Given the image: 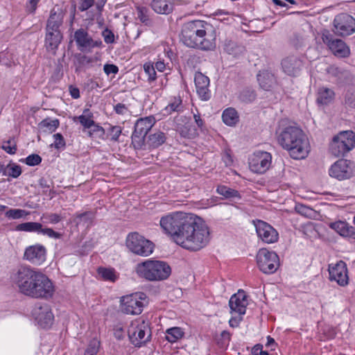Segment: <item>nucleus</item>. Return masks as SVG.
I'll use <instances>...</instances> for the list:
<instances>
[{"label": "nucleus", "instance_id": "f257e3e1", "mask_svg": "<svg viewBox=\"0 0 355 355\" xmlns=\"http://www.w3.org/2000/svg\"><path fill=\"white\" fill-rule=\"evenodd\" d=\"M159 224L178 245L191 252L202 249L210 241L209 230L205 222L191 214L175 212L162 216Z\"/></svg>", "mask_w": 355, "mask_h": 355}, {"label": "nucleus", "instance_id": "f03ea898", "mask_svg": "<svg viewBox=\"0 0 355 355\" xmlns=\"http://www.w3.org/2000/svg\"><path fill=\"white\" fill-rule=\"evenodd\" d=\"M180 40L189 47L203 51L213 50L216 46V33L205 21L193 20L184 23L181 30Z\"/></svg>", "mask_w": 355, "mask_h": 355}, {"label": "nucleus", "instance_id": "7ed1b4c3", "mask_svg": "<svg viewBox=\"0 0 355 355\" xmlns=\"http://www.w3.org/2000/svg\"><path fill=\"white\" fill-rule=\"evenodd\" d=\"M278 144L294 159L306 158L310 151L309 139L302 130L294 125H280L277 130Z\"/></svg>", "mask_w": 355, "mask_h": 355}, {"label": "nucleus", "instance_id": "20e7f679", "mask_svg": "<svg viewBox=\"0 0 355 355\" xmlns=\"http://www.w3.org/2000/svg\"><path fill=\"white\" fill-rule=\"evenodd\" d=\"M135 270L139 277L150 282L165 280L171 273V268L166 262L153 259L137 263Z\"/></svg>", "mask_w": 355, "mask_h": 355}, {"label": "nucleus", "instance_id": "39448f33", "mask_svg": "<svg viewBox=\"0 0 355 355\" xmlns=\"http://www.w3.org/2000/svg\"><path fill=\"white\" fill-rule=\"evenodd\" d=\"M40 272H35L31 268L22 267L14 274L13 282L24 295L35 298L37 294V283Z\"/></svg>", "mask_w": 355, "mask_h": 355}, {"label": "nucleus", "instance_id": "423d86ee", "mask_svg": "<svg viewBox=\"0 0 355 355\" xmlns=\"http://www.w3.org/2000/svg\"><path fill=\"white\" fill-rule=\"evenodd\" d=\"M355 147V133L343 131L334 137L329 146V152L335 157L344 156Z\"/></svg>", "mask_w": 355, "mask_h": 355}, {"label": "nucleus", "instance_id": "0eeeda50", "mask_svg": "<svg viewBox=\"0 0 355 355\" xmlns=\"http://www.w3.org/2000/svg\"><path fill=\"white\" fill-rule=\"evenodd\" d=\"M129 339L135 347H141L151 337V330L148 321L137 320L131 322L128 330Z\"/></svg>", "mask_w": 355, "mask_h": 355}, {"label": "nucleus", "instance_id": "6e6552de", "mask_svg": "<svg viewBox=\"0 0 355 355\" xmlns=\"http://www.w3.org/2000/svg\"><path fill=\"white\" fill-rule=\"evenodd\" d=\"M128 250L132 253L141 257L150 255L154 250V243L137 232L128 234L125 240Z\"/></svg>", "mask_w": 355, "mask_h": 355}, {"label": "nucleus", "instance_id": "1a4fd4ad", "mask_svg": "<svg viewBox=\"0 0 355 355\" xmlns=\"http://www.w3.org/2000/svg\"><path fill=\"white\" fill-rule=\"evenodd\" d=\"M321 38L323 43L327 45L332 53L338 58H347L350 55V50L345 42L336 38L335 34L329 30L324 29L321 32Z\"/></svg>", "mask_w": 355, "mask_h": 355}, {"label": "nucleus", "instance_id": "9d476101", "mask_svg": "<svg viewBox=\"0 0 355 355\" xmlns=\"http://www.w3.org/2000/svg\"><path fill=\"white\" fill-rule=\"evenodd\" d=\"M257 263L259 268L263 273L272 274L279 266V257L275 252L262 248L257 254Z\"/></svg>", "mask_w": 355, "mask_h": 355}, {"label": "nucleus", "instance_id": "9b49d317", "mask_svg": "<svg viewBox=\"0 0 355 355\" xmlns=\"http://www.w3.org/2000/svg\"><path fill=\"white\" fill-rule=\"evenodd\" d=\"M146 302V295L144 293H135L130 295L123 297L121 300L122 311L127 314L139 315Z\"/></svg>", "mask_w": 355, "mask_h": 355}, {"label": "nucleus", "instance_id": "f8f14e48", "mask_svg": "<svg viewBox=\"0 0 355 355\" xmlns=\"http://www.w3.org/2000/svg\"><path fill=\"white\" fill-rule=\"evenodd\" d=\"M333 33L340 37L355 33V19L347 13L337 15L333 21Z\"/></svg>", "mask_w": 355, "mask_h": 355}, {"label": "nucleus", "instance_id": "ddd939ff", "mask_svg": "<svg viewBox=\"0 0 355 355\" xmlns=\"http://www.w3.org/2000/svg\"><path fill=\"white\" fill-rule=\"evenodd\" d=\"M354 164L347 159H340L334 162L329 169L331 178L338 180L349 179L354 173Z\"/></svg>", "mask_w": 355, "mask_h": 355}, {"label": "nucleus", "instance_id": "4468645a", "mask_svg": "<svg viewBox=\"0 0 355 355\" xmlns=\"http://www.w3.org/2000/svg\"><path fill=\"white\" fill-rule=\"evenodd\" d=\"M272 155L266 151H256L253 153L249 162L250 170L256 173H264L270 167Z\"/></svg>", "mask_w": 355, "mask_h": 355}, {"label": "nucleus", "instance_id": "2eb2a0df", "mask_svg": "<svg viewBox=\"0 0 355 355\" xmlns=\"http://www.w3.org/2000/svg\"><path fill=\"white\" fill-rule=\"evenodd\" d=\"M32 315L42 328H49L53 324L54 316L46 303H37L32 310Z\"/></svg>", "mask_w": 355, "mask_h": 355}, {"label": "nucleus", "instance_id": "dca6fc26", "mask_svg": "<svg viewBox=\"0 0 355 355\" xmlns=\"http://www.w3.org/2000/svg\"><path fill=\"white\" fill-rule=\"evenodd\" d=\"M258 237L266 243H274L278 241L279 234L270 224L258 220L255 224Z\"/></svg>", "mask_w": 355, "mask_h": 355}, {"label": "nucleus", "instance_id": "f3484780", "mask_svg": "<svg viewBox=\"0 0 355 355\" xmlns=\"http://www.w3.org/2000/svg\"><path fill=\"white\" fill-rule=\"evenodd\" d=\"M329 279L336 282L338 285L345 286L348 284L347 268L344 261H339L334 266L329 265Z\"/></svg>", "mask_w": 355, "mask_h": 355}, {"label": "nucleus", "instance_id": "a211bd4d", "mask_svg": "<svg viewBox=\"0 0 355 355\" xmlns=\"http://www.w3.org/2000/svg\"><path fill=\"white\" fill-rule=\"evenodd\" d=\"M304 60L297 55H289L282 61L283 71L288 76H297L304 67Z\"/></svg>", "mask_w": 355, "mask_h": 355}, {"label": "nucleus", "instance_id": "6ab92c4d", "mask_svg": "<svg viewBox=\"0 0 355 355\" xmlns=\"http://www.w3.org/2000/svg\"><path fill=\"white\" fill-rule=\"evenodd\" d=\"M74 40L80 51L100 47L102 45L101 40L94 41L83 28L78 29L74 33Z\"/></svg>", "mask_w": 355, "mask_h": 355}, {"label": "nucleus", "instance_id": "aec40b11", "mask_svg": "<svg viewBox=\"0 0 355 355\" xmlns=\"http://www.w3.org/2000/svg\"><path fill=\"white\" fill-rule=\"evenodd\" d=\"M248 305L247 295L244 291L239 290L230 299L229 306L232 314L244 315Z\"/></svg>", "mask_w": 355, "mask_h": 355}, {"label": "nucleus", "instance_id": "412c9836", "mask_svg": "<svg viewBox=\"0 0 355 355\" xmlns=\"http://www.w3.org/2000/svg\"><path fill=\"white\" fill-rule=\"evenodd\" d=\"M37 283V294H35V298L51 297L54 292V287L51 281L45 275L40 273Z\"/></svg>", "mask_w": 355, "mask_h": 355}, {"label": "nucleus", "instance_id": "4be33fe9", "mask_svg": "<svg viewBox=\"0 0 355 355\" xmlns=\"http://www.w3.org/2000/svg\"><path fill=\"white\" fill-rule=\"evenodd\" d=\"M194 82L200 98L203 101L209 100L211 97L209 89V78L201 72H196L194 76Z\"/></svg>", "mask_w": 355, "mask_h": 355}, {"label": "nucleus", "instance_id": "5701e85b", "mask_svg": "<svg viewBox=\"0 0 355 355\" xmlns=\"http://www.w3.org/2000/svg\"><path fill=\"white\" fill-rule=\"evenodd\" d=\"M24 258L32 263L40 265L46 259V248L42 245H35L27 248Z\"/></svg>", "mask_w": 355, "mask_h": 355}, {"label": "nucleus", "instance_id": "b1692460", "mask_svg": "<svg viewBox=\"0 0 355 355\" xmlns=\"http://www.w3.org/2000/svg\"><path fill=\"white\" fill-rule=\"evenodd\" d=\"M63 36L60 31H50L46 29L44 46L49 52L55 54Z\"/></svg>", "mask_w": 355, "mask_h": 355}, {"label": "nucleus", "instance_id": "393cba45", "mask_svg": "<svg viewBox=\"0 0 355 355\" xmlns=\"http://www.w3.org/2000/svg\"><path fill=\"white\" fill-rule=\"evenodd\" d=\"M64 12L60 8H54L51 10L50 16L46 22V29L48 31H60V28L63 23Z\"/></svg>", "mask_w": 355, "mask_h": 355}, {"label": "nucleus", "instance_id": "a878e982", "mask_svg": "<svg viewBox=\"0 0 355 355\" xmlns=\"http://www.w3.org/2000/svg\"><path fill=\"white\" fill-rule=\"evenodd\" d=\"M329 227L344 237L355 241V228L345 221L338 220L330 223Z\"/></svg>", "mask_w": 355, "mask_h": 355}, {"label": "nucleus", "instance_id": "bb28decb", "mask_svg": "<svg viewBox=\"0 0 355 355\" xmlns=\"http://www.w3.org/2000/svg\"><path fill=\"white\" fill-rule=\"evenodd\" d=\"M155 123V119L153 116H149L144 118H140L137 120L135 124L136 133L139 135H147L149 130Z\"/></svg>", "mask_w": 355, "mask_h": 355}, {"label": "nucleus", "instance_id": "cd10ccee", "mask_svg": "<svg viewBox=\"0 0 355 355\" xmlns=\"http://www.w3.org/2000/svg\"><path fill=\"white\" fill-rule=\"evenodd\" d=\"M335 98L334 92L327 87H320L316 94V103L319 105H327L333 102Z\"/></svg>", "mask_w": 355, "mask_h": 355}, {"label": "nucleus", "instance_id": "c85d7f7f", "mask_svg": "<svg viewBox=\"0 0 355 355\" xmlns=\"http://www.w3.org/2000/svg\"><path fill=\"white\" fill-rule=\"evenodd\" d=\"M187 121L184 125L177 123L176 129L180 132V135L185 138H194L198 135V130L192 124L191 122L187 121L186 117H184Z\"/></svg>", "mask_w": 355, "mask_h": 355}, {"label": "nucleus", "instance_id": "c756f323", "mask_svg": "<svg viewBox=\"0 0 355 355\" xmlns=\"http://www.w3.org/2000/svg\"><path fill=\"white\" fill-rule=\"evenodd\" d=\"M257 80L260 87L267 91L270 90L275 83L274 75L268 71H260L257 74Z\"/></svg>", "mask_w": 355, "mask_h": 355}, {"label": "nucleus", "instance_id": "7c9ffc66", "mask_svg": "<svg viewBox=\"0 0 355 355\" xmlns=\"http://www.w3.org/2000/svg\"><path fill=\"white\" fill-rule=\"evenodd\" d=\"M151 8L158 14L168 15L173 11V6L170 0H153Z\"/></svg>", "mask_w": 355, "mask_h": 355}, {"label": "nucleus", "instance_id": "2f4dec72", "mask_svg": "<svg viewBox=\"0 0 355 355\" xmlns=\"http://www.w3.org/2000/svg\"><path fill=\"white\" fill-rule=\"evenodd\" d=\"M184 110V105L182 99L180 96H173L170 98L169 103L164 108V112L167 114H171L173 112H182Z\"/></svg>", "mask_w": 355, "mask_h": 355}, {"label": "nucleus", "instance_id": "473e14b6", "mask_svg": "<svg viewBox=\"0 0 355 355\" xmlns=\"http://www.w3.org/2000/svg\"><path fill=\"white\" fill-rule=\"evenodd\" d=\"M166 137L165 133L161 131H157L148 136L147 141V146L149 148H157L165 143Z\"/></svg>", "mask_w": 355, "mask_h": 355}, {"label": "nucleus", "instance_id": "72a5a7b5", "mask_svg": "<svg viewBox=\"0 0 355 355\" xmlns=\"http://www.w3.org/2000/svg\"><path fill=\"white\" fill-rule=\"evenodd\" d=\"M93 218L94 214L92 212L85 211L81 214H76L73 215L71 222L77 226L80 225L88 226L92 223Z\"/></svg>", "mask_w": 355, "mask_h": 355}, {"label": "nucleus", "instance_id": "f704fd0d", "mask_svg": "<svg viewBox=\"0 0 355 355\" xmlns=\"http://www.w3.org/2000/svg\"><path fill=\"white\" fill-rule=\"evenodd\" d=\"M60 125V121L58 119H51L46 118L42 120L38 126L40 129L43 130L44 132L52 133L56 130Z\"/></svg>", "mask_w": 355, "mask_h": 355}, {"label": "nucleus", "instance_id": "c9c22d12", "mask_svg": "<svg viewBox=\"0 0 355 355\" xmlns=\"http://www.w3.org/2000/svg\"><path fill=\"white\" fill-rule=\"evenodd\" d=\"M42 225L37 222H26L19 224L16 227V230L27 232L40 233Z\"/></svg>", "mask_w": 355, "mask_h": 355}, {"label": "nucleus", "instance_id": "e433bc0d", "mask_svg": "<svg viewBox=\"0 0 355 355\" xmlns=\"http://www.w3.org/2000/svg\"><path fill=\"white\" fill-rule=\"evenodd\" d=\"M222 118L226 125L232 126L237 123L239 117L236 110L230 107L224 110Z\"/></svg>", "mask_w": 355, "mask_h": 355}, {"label": "nucleus", "instance_id": "4c0bfd02", "mask_svg": "<svg viewBox=\"0 0 355 355\" xmlns=\"http://www.w3.org/2000/svg\"><path fill=\"white\" fill-rule=\"evenodd\" d=\"M218 194L223 196L225 198H238L241 199V196L237 190L231 189L225 185H219L216 189Z\"/></svg>", "mask_w": 355, "mask_h": 355}, {"label": "nucleus", "instance_id": "58836bf2", "mask_svg": "<svg viewBox=\"0 0 355 355\" xmlns=\"http://www.w3.org/2000/svg\"><path fill=\"white\" fill-rule=\"evenodd\" d=\"M146 135H139L134 131L131 139V144L136 150H146L147 146V142H146Z\"/></svg>", "mask_w": 355, "mask_h": 355}, {"label": "nucleus", "instance_id": "ea45409f", "mask_svg": "<svg viewBox=\"0 0 355 355\" xmlns=\"http://www.w3.org/2000/svg\"><path fill=\"white\" fill-rule=\"evenodd\" d=\"M257 97L255 91L251 88L246 87L241 90L239 94V99L244 103L253 102Z\"/></svg>", "mask_w": 355, "mask_h": 355}, {"label": "nucleus", "instance_id": "a19ab883", "mask_svg": "<svg viewBox=\"0 0 355 355\" xmlns=\"http://www.w3.org/2000/svg\"><path fill=\"white\" fill-rule=\"evenodd\" d=\"M184 336L180 327H172L166 330V339L170 343H175Z\"/></svg>", "mask_w": 355, "mask_h": 355}, {"label": "nucleus", "instance_id": "79ce46f5", "mask_svg": "<svg viewBox=\"0 0 355 355\" xmlns=\"http://www.w3.org/2000/svg\"><path fill=\"white\" fill-rule=\"evenodd\" d=\"M93 114L89 112L88 109H85L83 112V114L77 117L80 124L85 128H90L94 125V121L92 119Z\"/></svg>", "mask_w": 355, "mask_h": 355}, {"label": "nucleus", "instance_id": "37998d69", "mask_svg": "<svg viewBox=\"0 0 355 355\" xmlns=\"http://www.w3.org/2000/svg\"><path fill=\"white\" fill-rule=\"evenodd\" d=\"M64 218L61 214L56 213H45L43 214L41 216V220L43 223L47 224L55 225L60 221H62Z\"/></svg>", "mask_w": 355, "mask_h": 355}, {"label": "nucleus", "instance_id": "c03bdc74", "mask_svg": "<svg viewBox=\"0 0 355 355\" xmlns=\"http://www.w3.org/2000/svg\"><path fill=\"white\" fill-rule=\"evenodd\" d=\"M98 274L103 280L115 282L117 279L115 270L113 268H106L100 267L98 268Z\"/></svg>", "mask_w": 355, "mask_h": 355}, {"label": "nucleus", "instance_id": "a18cd8bd", "mask_svg": "<svg viewBox=\"0 0 355 355\" xmlns=\"http://www.w3.org/2000/svg\"><path fill=\"white\" fill-rule=\"evenodd\" d=\"M344 103L347 108L355 109V88L349 87L346 91Z\"/></svg>", "mask_w": 355, "mask_h": 355}, {"label": "nucleus", "instance_id": "49530a36", "mask_svg": "<svg viewBox=\"0 0 355 355\" xmlns=\"http://www.w3.org/2000/svg\"><path fill=\"white\" fill-rule=\"evenodd\" d=\"M1 148L10 155H15L17 150L16 142L13 139H9L7 141H3Z\"/></svg>", "mask_w": 355, "mask_h": 355}, {"label": "nucleus", "instance_id": "de8ad7c7", "mask_svg": "<svg viewBox=\"0 0 355 355\" xmlns=\"http://www.w3.org/2000/svg\"><path fill=\"white\" fill-rule=\"evenodd\" d=\"M100 341L97 338H93L90 340L84 355H96L99 350Z\"/></svg>", "mask_w": 355, "mask_h": 355}, {"label": "nucleus", "instance_id": "09e8293b", "mask_svg": "<svg viewBox=\"0 0 355 355\" xmlns=\"http://www.w3.org/2000/svg\"><path fill=\"white\" fill-rule=\"evenodd\" d=\"M327 73L332 77L337 79L340 78V75H347L348 71L343 70L335 65H330L326 69Z\"/></svg>", "mask_w": 355, "mask_h": 355}, {"label": "nucleus", "instance_id": "8fccbe9b", "mask_svg": "<svg viewBox=\"0 0 355 355\" xmlns=\"http://www.w3.org/2000/svg\"><path fill=\"white\" fill-rule=\"evenodd\" d=\"M54 142L51 145V147L57 150L64 149L66 146V141L61 133H55L53 135Z\"/></svg>", "mask_w": 355, "mask_h": 355}, {"label": "nucleus", "instance_id": "3c124183", "mask_svg": "<svg viewBox=\"0 0 355 355\" xmlns=\"http://www.w3.org/2000/svg\"><path fill=\"white\" fill-rule=\"evenodd\" d=\"M26 214V211L19 209H10L6 212V216L8 218L19 219Z\"/></svg>", "mask_w": 355, "mask_h": 355}, {"label": "nucleus", "instance_id": "603ef678", "mask_svg": "<svg viewBox=\"0 0 355 355\" xmlns=\"http://www.w3.org/2000/svg\"><path fill=\"white\" fill-rule=\"evenodd\" d=\"M137 17L138 19L146 25L150 23V19L148 15V8L146 7H137Z\"/></svg>", "mask_w": 355, "mask_h": 355}, {"label": "nucleus", "instance_id": "864d4df0", "mask_svg": "<svg viewBox=\"0 0 355 355\" xmlns=\"http://www.w3.org/2000/svg\"><path fill=\"white\" fill-rule=\"evenodd\" d=\"M8 166H9L8 170V176L12 177L13 178H17L22 173L21 166L17 164H8Z\"/></svg>", "mask_w": 355, "mask_h": 355}, {"label": "nucleus", "instance_id": "5fc2aeb1", "mask_svg": "<svg viewBox=\"0 0 355 355\" xmlns=\"http://www.w3.org/2000/svg\"><path fill=\"white\" fill-rule=\"evenodd\" d=\"M295 209L298 214L306 217H310L313 211L311 208L302 204L296 205Z\"/></svg>", "mask_w": 355, "mask_h": 355}, {"label": "nucleus", "instance_id": "6e6d98bb", "mask_svg": "<svg viewBox=\"0 0 355 355\" xmlns=\"http://www.w3.org/2000/svg\"><path fill=\"white\" fill-rule=\"evenodd\" d=\"M43 235H46L49 238H53L55 239H59L62 237V234L54 231L52 228L50 227H44L42 226L40 233Z\"/></svg>", "mask_w": 355, "mask_h": 355}, {"label": "nucleus", "instance_id": "4d7b16f0", "mask_svg": "<svg viewBox=\"0 0 355 355\" xmlns=\"http://www.w3.org/2000/svg\"><path fill=\"white\" fill-rule=\"evenodd\" d=\"M42 162V157L37 154H32L25 159V163L31 166L40 164Z\"/></svg>", "mask_w": 355, "mask_h": 355}, {"label": "nucleus", "instance_id": "13d9d810", "mask_svg": "<svg viewBox=\"0 0 355 355\" xmlns=\"http://www.w3.org/2000/svg\"><path fill=\"white\" fill-rule=\"evenodd\" d=\"M122 132V129L119 125L111 126L109 130V135L110 136V139L114 141H119V137L121 135Z\"/></svg>", "mask_w": 355, "mask_h": 355}, {"label": "nucleus", "instance_id": "bf43d9fd", "mask_svg": "<svg viewBox=\"0 0 355 355\" xmlns=\"http://www.w3.org/2000/svg\"><path fill=\"white\" fill-rule=\"evenodd\" d=\"M144 69L145 72L148 76L149 81H153L156 79V72L155 70V68L153 64L146 63L144 65Z\"/></svg>", "mask_w": 355, "mask_h": 355}, {"label": "nucleus", "instance_id": "052dcab7", "mask_svg": "<svg viewBox=\"0 0 355 355\" xmlns=\"http://www.w3.org/2000/svg\"><path fill=\"white\" fill-rule=\"evenodd\" d=\"M102 34L107 44H112L114 42V35L110 29L105 28Z\"/></svg>", "mask_w": 355, "mask_h": 355}, {"label": "nucleus", "instance_id": "680f3d73", "mask_svg": "<svg viewBox=\"0 0 355 355\" xmlns=\"http://www.w3.org/2000/svg\"><path fill=\"white\" fill-rule=\"evenodd\" d=\"M103 70L107 75H110L111 73L116 74L119 71V68L115 64H105L103 67Z\"/></svg>", "mask_w": 355, "mask_h": 355}, {"label": "nucleus", "instance_id": "e2e57ef3", "mask_svg": "<svg viewBox=\"0 0 355 355\" xmlns=\"http://www.w3.org/2000/svg\"><path fill=\"white\" fill-rule=\"evenodd\" d=\"M114 110L116 114L123 115L128 112V108L125 104L119 103L114 106Z\"/></svg>", "mask_w": 355, "mask_h": 355}, {"label": "nucleus", "instance_id": "0e129e2a", "mask_svg": "<svg viewBox=\"0 0 355 355\" xmlns=\"http://www.w3.org/2000/svg\"><path fill=\"white\" fill-rule=\"evenodd\" d=\"M272 3L277 6L282 7V8H286V9L288 8V5L286 4V1L293 4L295 5L297 3L295 0H272Z\"/></svg>", "mask_w": 355, "mask_h": 355}, {"label": "nucleus", "instance_id": "69168bd1", "mask_svg": "<svg viewBox=\"0 0 355 355\" xmlns=\"http://www.w3.org/2000/svg\"><path fill=\"white\" fill-rule=\"evenodd\" d=\"M94 3V0H82L79 9L81 11H85L91 8Z\"/></svg>", "mask_w": 355, "mask_h": 355}, {"label": "nucleus", "instance_id": "338daca9", "mask_svg": "<svg viewBox=\"0 0 355 355\" xmlns=\"http://www.w3.org/2000/svg\"><path fill=\"white\" fill-rule=\"evenodd\" d=\"M338 80L341 83H350L353 80V76L352 73L348 71L347 75H340V78Z\"/></svg>", "mask_w": 355, "mask_h": 355}, {"label": "nucleus", "instance_id": "774afa93", "mask_svg": "<svg viewBox=\"0 0 355 355\" xmlns=\"http://www.w3.org/2000/svg\"><path fill=\"white\" fill-rule=\"evenodd\" d=\"M40 0H28L27 8L31 12H34L37 8V5Z\"/></svg>", "mask_w": 355, "mask_h": 355}]
</instances>
